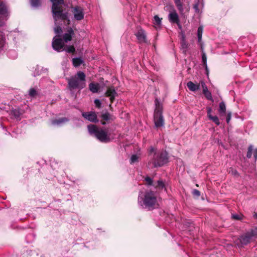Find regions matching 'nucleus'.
<instances>
[{"instance_id":"obj_23","label":"nucleus","mask_w":257,"mask_h":257,"mask_svg":"<svg viewBox=\"0 0 257 257\" xmlns=\"http://www.w3.org/2000/svg\"><path fill=\"white\" fill-rule=\"evenodd\" d=\"M74 66L78 67L83 63V60L80 58H75L72 60Z\"/></svg>"},{"instance_id":"obj_2","label":"nucleus","mask_w":257,"mask_h":257,"mask_svg":"<svg viewBox=\"0 0 257 257\" xmlns=\"http://www.w3.org/2000/svg\"><path fill=\"white\" fill-rule=\"evenodd\" d=\"M138 205L142 209L152 210L158 206L156 194L152 191H140L138 198Z\"/></svg>"},{"instance_id":"obj_38","label":"nucleus","mask_w":257,"mask_h":257,"mask_svg":"<svg viewBox=\"0 0 257 257\" xmlns=\"http://www.w3.org/2000/svg\"><path fill=\"white\" fill-rule=\"evenodd\" d=\"M63 50H65L68 53H73L75 51V49L73 46H70Z\"/></svg>"},{"instance_id":"obj_32","label":"nucleus","mask_w":257,"mask_h":257,"mask_svg":"<svg viewBox=\"0 0 257 257\" xmlns=\"http://www.w3.org/2000/svg\"><path fill=\"white\" fill-rule=\"evenodd\" d=\"M209 118L213 121L217 125H219L220 124V122L219 119L217 116H210Z\"/></svg>"},{"instance_id":"obj_27","label":"nucleus","mask_w":257,"mask_h":257,"mask_svg":"<svg viewBox=\"0 0 257 257\" xmlns=\"http://www.w3.org/2000/svg\"><path fill=\"white\" fill-rule=\"evenodd\" d=\"M203 33V27L199 26L197 30V37L198 42H200L202 39V35Z\"/></svg>"},{"instance_id":"obj_39","label":"nucleus","mask_w":257,"mask_h":257,"mask_svg":"<svg viewBox=\"0 0 257 257\" xmlns=\"http://www.w3.org/2000/svg\"><path fill=\"white\" fill-rule=\"evenodd\" d=\"M55 33L57 35V36H59L62 32V28L59 26H57L54 28Z\"/></svg>"},{"instance_id":"obj_12","label":"nucleus","mask_w":257,"mask_h":257,"mask_svg":"<svg viewBox=\"0 0 257 257\" xmlns=\"http://www.w3.org/2000/svg\"><path fill=\"white\" fill-rule=\"evenodd\" d=\"M117 92L113 87H109L105 92V96L109 97L112 103L117 95Z\"/></svg>"},{"instance_id":"obj_40","label":"nucleus","mask_w":257,"mask_h":257,"mask_svg":"<svg viewBox=\"0 0 257 257\" xmlns=\"http://www.w3.org/2000/svg\"><path fill=\"white\" fill-rule=\"evenodd\" d=\"M252 146L250 145L248 148V151L247 152L246 157L248 158H250L252 156Z\"/></svg>"},{"instance_id":"obj_45","label":"nucleus","mask_w":257,"mask_h":257,"mask_svg":"<svg viewBox=\"0 0 257 257\" xmlns=\"http://www.w3.org/2000/svg\"><path fill=\"white\" fill-rule=\"evenodd\" d=\"M232 216L233 218L237 219V220H239V219H241L240 216L237 214H233Z\"/></svg>"},{"instance_id":"obj_42","label":"nucleus","mask_w":257,"mask_h":257,"mask_svg":"<svg viewBox=\"0 0 257 257\" xmlns=\"http://www.w3.org/2000/svg\"><path fill=\"white\" fill-rule=\"evenodd\" d=\"M94 103L96 107L99 108L101 107V102L100 100L96 99L94 100Z\"/></svg>"},{"instance_id":"obj_5","label":"nucleus","mask_w":257,"mask_h":257,"mask_svg":"<svg viewBox=\"0 0 257 257\" xmlns=\"http://www.w3.org/2000/svg\"><path fill=\"white\" fill-rule=\"evenodd\" d=\"M85 74L82 71H78L76 75L68 80L69 86L71 89H82L85 86Z\"/></svg>"},{"instance_id":"obj_18","label":"nucleus","mask_w":257,"mask_h":257,"mask_svg":"<svg viewBox=\"0 0 257 257\" xmlns=\"http://www.w3.org/2000/svg\"><path fill=\"white\" fill-rule=\"evenodd\" d=\"M187 86L191 91H196L200 89V86L199 84H194L192 81H189L187 83Z\"/></svg>"},{"instance_id":"obj_26","label":"nucleus","mask_w":257,"mask_h":257,"mask_svg":"<svg viewBox=\"0 0 257 257\" xmlns=\"http://www.w3.org/2000/svg\"><path fill=\"white\" fill-rule=\"evenodd\" d=\"M202 61L203 63V65L205 67L206 71L208 73V68L207 66V57L205 53L204 52H202Z\"/></svg>"},{"instance_id":"obj_25","label":"nucleus","mask_w":257,"mask_h":257,"mask_svg":"<svg viewBox=\"0 0 257 257\" xmlns=\"http://www.w3.org/2000/svg\"><path fill=\"white\" fill-rule=\"evenodd\" d=\"M226 111V106L224 102H221L219 104V112L222 114H224Z\"/></svg>"},{"instance_id":"obj_17","label":"nucleus","mask_w":257,"mask_h":257,"mask_svg":"<svg viewBox=\"0 0 257 257\" xmlns=\"http://www.w3.org/2000/svg\"><path fill=\"white\" fill-rule=\"evenodd\" d=\"M68 33H65L63 36V38L65 42L67 43L70 41L72 39V37L74 35V32L72 28H70L68 29Z\"/></svg>"},{"instance_id":"obj_43","label":"nucleus","mask_w":257,"mask_h":257,"mask_svg":"<svg viewBox=\"0 0 257 257\" xmlns=\"http://www.w3.org/2000/svg\"><path fill=\"white\" fill-rule=\"evenodd\" d=\"M192 193L194 196H196L197 197H198L200 195V192L196 189L193 190L192 191Z\"/></svg>"},{"instance_id":"obj_46","label":"nucleus","mask_w":257,"mask_h":257,"mask_svg":"<svg viewBox=\"0 0 257 257\" xmlns=\"http://www.w3.org/2000/svg\"><path fill=\"white\" fill-rule=\"evenodd\" d=\"M211 109L210 108H208L207 109V116L209 117H210V116H212L211 114Z\"/></svg>"},{"instance_id":"obj_4","label":"nucleus","mask_w":257,"mask_h":257,"mask_svg":"<svg viewBox=\"0 0 257 257\" xmlns=\"http://www.w3.org/2000/svg\"><path fill=\"white\" fill-rule=\"evenodd\" d=\"M89 133L95 136L99 141L107 143L110 141L107 132L102 128H99L95 125L90 124L87 126Z\"/></svg>"},{"instance_id":"obj_8","label":"nucleus","mask_w":257,"mask_h":257,"mask_svg":"<svg viewBox=\"0 0 257 257\" xmlns=\"http://www.w3.org/2000/svg\"><path fill=\"white\" fill-rule=\"evenodd\" d=\"M52 45L55 50L58 52H61L63 51L64 42V41L60 38V36H56L53 39Z\"/></svg>"},{"instance_id":"obj_47","label":"nucleus","mask_w":257,"mask_h":257,"mask_svg":"<svg viewBox=\"0 0 257 257\" xmlns=\"http://www.w3.org/2000/svg\"><path fill=\"white\" fill-rule=\"evenodd\" d=\"M253 156L255 159V161L257 160V149H255L253 152Z\"/></svg>"},{"instance_id":"obj_19","label":"nucleus","mask_w":257,"mask_h":257,"mask_svg":"<svg viewBox=\"0 0 257 257\" xmlns=\"http://www.w3.org/2000/svg\"><path fill=\"white\" fill-rule=\"evenodd\" d=\"M98 83H90L89 85L90 90L93 93H97L99 89Z\"/></svg>"},{"instance_id":"obj_41","label":"nucleus","mask_w":257,"mask_h":257,"mask_svg":"<svg viewBox=\"0 0 257 257\" xmlns=\"http://www.w3.org/2000/svg\"><path fill=\"white\" fill-rule=\"evenodd\" d=\"M145 181L147 183V184L149 185H152L153 184V180L151 178L149 177H147L145 178Z\"/></svg>"},{"instance_id":"obj_28","label":"nucleus","mask_w":257,"mask_h":257,"mask_svg":"<svg viewBox=\"0 0 257 257\" xmlns=\"http://www.w3.org/2000/svg\"><path fill=\"white\" fill-rule=\"evenodd\" d=\"M154 24L157 27H160L161 25V19L158 16H155L154 18Z\"/></svg>"},{"instance_id":"obj_50","label":"nucleus","mask_w":257,"mask_h":257,"mask_svg":"<svg viewBox=\"0 0 257 257\" xmlns=\"http://www.w3.org/2000/svg\"><path fill=\"white\" fill-rule=\"evenodd\" d=\"M102 124L103 125H104V124H105V123L104 122H102Z\"/></svg>"},{"instance_id":"obj_52","label":"nucleus","mask_w":257,"mask_h":257,"mask_svg":"<svg viewBox=\"0 0 257 257\" xmlns=\"http://www.w3.org/2000/svg\"><path fill=\"white\" fill-rule=\"evenodd\" d=\"M39 73H37L36 74H35L34 75L36 76V75H39Z\"/></svg>"},{"instance_id":"obj_34","label":"nucleus","mask_w":257,"mask_h":257,"mask_svg":"<svg viewBox=\"0 0 257 257\" xmlns=\"http://www.w3.org/2000/svg\"><path fill=\"white\" fill-rule=\"evenodd\" d=\"M181 49L184 53H186L187 49V44L184 40L181 42Z\"/></svg>"},{"instance_id":"obj_35","label":"nucleus","mask_w":257,"mask_h":257,"mask_svg":"<svg viewBox=\"0 0 257 257\" xmlns=\"http://www.w3.org/2000/svg\"><path fill=\"white\" fill-rule=\"evenodd\" d=\"M250 236L252 238H254L257 236V227L254 229H251L250 231H248Z\"/></svg>"},{"instance_id":"obj_30","label":"nucleus","mask_w":257,"mask_h":257,"mask_svg":"<svg viewBox=\"0 0 257 257\" xmlns=\"http://www.w3.org/2000/svg\"><path fill=\"white\" fill-rule=\"evenodd\" d=\"M31 6L34 8H37L41 5V0H30Z\"/></svg>"},{"instance_id":"obj_37","label":"nucleus","mask_w":257,"mask_h":257,"mask_svg":"<svg viewBox=\"0 0 257 257\" xmlns=\"http://www.w3.org/2000/svg\"><path fill=\"white\" fill-rule=\"evenodd\" d=\"M138 157L136 155H133L130 159V163L131 164L134 163L138 161Z\"/></svg>"},{"instance_id":"obj_16","label":"nucleus","mask_w":257,"mask_h":257,"mask_svg":"<svg viewBox=\"0 0 257 257\" xmlns=\"http://www.w3.org/2000/svg\"><path fill=\"white\" fill-rule=\"evenodd\" d=\"M201 86L203 88V93L206 98L208 100L212 99V95L211 93L208 91V88L203 81L201 82Z\"/></svg>"},{"instance_id":"obj_51","label":"nucleus","mask_w":257,"mask_h":257,"mask_svg":"<svg viewBox=\"0 0 257 257\" xmlns=\"http://www.w3.org/2000/svg\"><path fill=\"white\" fill-rule=\"evenodd\" d=\"M254 216H255V217H257V214H254Z\"/></svg>"},{"instance_id":"obj_31","label":"nucleus","mask_w":257,"mask_h":257,"mask_svg":"<svg viewBox=\"0 0 257 257\" xmlns=\"http://www.w3.org/2000/svg\"><path fill=\"white\" fill-rule=\"evenodd\" d=\"M9 57L12 59H15L17 57V53L15 50H10L8 54Z\"/></svg>"},{"instance_id":"obj_22","label":"nucleus","mask_w":257,"mask_h":257,"mask_svg":"<svg viewBox=\"0 0 257 257\" xmlns=\"http://www.w3.org/2000/svg\"><path fill=\"white\" fill-rule=\"evenodd\" d=\"M101 117L103 120H106V121H108L109 120H112L113 119V116L111 115L109 113H108L107 111L102 112V113L101 114Z\"/></svg>"},{"instance_id":"obj_6","label":"nucleus","mask_w":257,"mask_h":257,"mask_svg":"<svg viewBox=\"0 0 257 257\" xmlns=\"http://www.w3.org/2000/svg\"><path fill=\"white\" fill-rule=\"evenodd\" d=\"M155 109L154 111V119L155 126L157 127L164 125V119L162 114V105L158 98L155 99Z\"/></svg>"},{"instance_id":"obj_13","label":"nucleus","mask_w":257,"mask_h":257,"mask_svg":"<svg viewBox=\"0 0 257 257\" xmlns=\"http://www.w3.org/2000/svg\"><path fill=\"white\" fill-rule=\"evenodd\" d=\"M135 35L140 43L146 42V35L144 30L141 29L135 33Z\"/></svg>"},{"instance_id":"obj_14","label":"nucleus","mask_w":257,"mask_h":257,"mask_svg":"<svg viewBox=\"0 0 257 257\" xmlns=\"http://www.w3.org/2000/svg\"><path fill=\"white\" fill-rule=\"evenodd\" d=\"M168 19L169 21L172 23H178L179 21L178 15L174 10L170 12Z\"/></svg>"},{"instance_id":"obj_3","label":"nucleus","mask_w":257,"mask_h":257,"mask_svg":"<svg viewBox=\"0 0 257 257\" xmlns=\"http://www.w3.org/2000/svg\"><path fill=\"white\" fill-rule=\"evenodd\" d=\"M50 1L52 3V12L55 25L59 24V21L64 20H67L68 24H69L70 21L68 19V13L64 12L62 8L64 0Z\"/></svg>"},{"instance_id":"obj_24","label":"nucleus","mask_w":257,"mask_h":257,"mask_svg":"<svg viewBox=\"0 0 257 257\" xmlns=\"http://www.w3.org/2000/svg\"><path fill=\"white\" fill-rule=\"evenodd\" d=\"M12 115L16 119H19L22 114L19 109H15L11 112Z\"/></svg>"},{"instance_id":"obj_21","label":"nucleus","mask_w":257,"mask_h":257,"mask_svg":"<svg viewBox=\"0 0 257 257\" xmlns=\"http://www.w3.org/2000/svg\"><path fill=\"white\" fill-rule=\"evenodd\" d=\"M174 2L180 13L182 14L184 11V8L181 0H174Z\"/></svg>"},{"instance_id":"obj_33","label":"nucleus","mask_w":257,"mask_h":257,"mask_svg":"<svg viewBox=\"0 0 257 257\" xmlns=\"http://www.w3.org/2000/svg\"><path fill=\"white\" fill-rule=\"evenodd\" d=\"M155 187L159 189H163L165 188V184L162 180H159L157 181V185Z\"/></svg>"},{"instance_id":"obj_44","label":"nucleus","mask_w":257,"mask_h":257,"mask_svg":"<svg viewBox=\"0 0 257 257\" xmlns=\"http://www.w3.org/2000/svg\"><path fill=\"white\" fill-rule=\"evenodd\" d=\"M231 113L230 112H229L227 113V117H226V122L227 123H228L230 121V120L231 119Z\"/></svg>"},{"instance_id":"obj_48","label":"nucleus","mask_w":257,"mask_h":257,"mask_svg":"<svg viewBox=\"0 0 257 257\" xmlns=\"http://www.w3.org/2000/svg\"><path fill=\"white\" fill-rule=\"evenodd\" d=\"M232 174L235 176H238V172H237L236 170H233L232 171Z\"/></svg>"},{"instance_id":"obj_29","label":"nucleus","mask_w":257,"mask_h":257,"mask_svg":"<svg viewBox=\"0 0 257 257\" xmlns=\"http://www.w3.org/2000/svg\"><path fill=\"white\" fill-rule=\"evenodd\" d=\"M200 5V2L199 0L195 1V4L193 5V9L196 13L199 14L201 13L199 9V6Z\"/></svg>"},{"instance_id":"obj_7","label":"nucleus","mask_w":257,"mask_h":257,"mask_svg":"<svg viewBox=\"0 0 257 257\" xmlns=\"http://www.w3.org/2000/svg\"><path fill=\"white\" fill-rule=\"evenodd\" d=\"M10 12L8 6L4 2L0 3V27L5 24L10 17Z\"/></svg>"},{"instance_id":"obj_11","label":"nucleus","mask_w":257,"mask_h":257,"mask_svg":"<svg viewBox=\"0 0 257 257\" xmlns=\"http://www.w3.org/2000/svg\"><path fill=\"white\" fill-rule=\"evenodd\" d=\"M239 241L242 245H246L252 239L248 232L245 234L241 235L239 238Z\"/></svg>"},{"instance_id":"obj_9","label":"nucleus","mask_w":257,"mask_h":257,"mask_svg":"<svg viewBox=\"0 0 257 257\" xmlns=\"http://www.w3.org/2000/svg\"><path fill=\"white\" fill-rule=\"evenodd\" d=\"M71 11L76 20L80 21L84 18V13L83 9L81 7L79 6L72 7Z\"/></svg>"},{"instance_id":"obj_10","label":"nucleus","mask_w":257,"mask_h":257,"mask_svg":"<svg viewBox=\"0 0 257 257\" xmlns=\"http://www.w3.org/2000/svg\"><path fill=\"white\" fill-rule=\"evenodd\" d=\"M82 116L87 120L91 122H97V115L95 112L90 111L88 112H83L82 113Z\"/></svg>"},{"instance_id":"obj_49","label":"nucleus","mask_w":257,"mask_h":257,"mask_svg":"<svg viewBox=\"0 0 257 257\" xmlns=\"http://www.w3.org/2000/svg\"><path fill=\"white\" fill-rule=\"evenodd\" d=\"M175 24H177V25H178V27H179V28L180 29H181L182 27H181V25H180V23H179V21L178 23H176Z\"/></svg>"},{"instance_id":"obj_15","label":"nucleus","mask_w":257,"mask_h":257,"mask_svg":"<svg viewBox=\"0 0 257 257\" xmlns=\"http://www.w3.org/2000/svg\"><path fill=\"white\" fill-rule=\"evenodd\" d=\"M69 121V119L66 117L60 118L57 119H54L51 120V124L54 126H62L64 123Z\"/></svg>"},{"instance_id":"obj_36","label":"nucleus","mask_w":257,"mask_h":257,"mask_svg":"<svg viewBox=\"0 0 257 257\" xmlns=\"http://www.w3.org/2000/svg\"><path fill=\"white\" fill-rule=\"evenodd\" d=\"M37 94L36 90L34 88H31L29 91V95L31 97L35 96Z\"/></svg>"},{"instance_id":"obj_20","label":"nucleus","mask_w":257,"mask_h":257,"mask_svg":"<svg viewBox=\"0 0 257 257\" xmlns=\"http://www.w3.org/2000/svg\"><path fill=\"white\" fill-rule=\"evenodd\" d=\"M6 46V38L3 32H0V51L3 50Z\"/></svg>"},{"instance_id":"obj_1","label":"nucleus","mask_w":257,"mask_h":257,"mask_svg":"<svg viewBox=\"0 0 257 257\" xmlns=\"http://www.w3.org/2000/svg\"><path fill=\"white\" fill-rule=\"evenodd\" d=\"M168 162V155L166 151H157L154 147H151L148 150V166L149 168H158L163 166Z\"/></svg>"}]
</instances>
